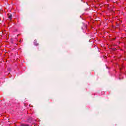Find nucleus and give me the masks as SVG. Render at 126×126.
<instances>
[{
	"mask_svg": "<svg viewBox=\"0 0 126 126\" xmlns=\"http://www.w3.org/2000/svg\"><path fill=\"white\" fill-rule=\"evenodd\" d=\"M8 17L9 19H11V18H12V15L10 14H8Z\"/></svg>",
	"mask_w": 126,
	"mask_h": 126,
	"instance_id": "obj_1",
	"label": "nucleus"
},
{
	"mask_svg": "<svg viewBox=\"0 0 126 126\" xmlns=\"http://www.w3.org/2000/svg\"><path fill=\"white\" fill-rule=\"evenodd\" d=\"M28 122H29V123H31V121H29V120H28Z\"/></svg>",
	"mask_w": 126,
	"mask_h": 126,
	"instance_id": "obj_2",
	"label": "nucleus"
},
{
	"mask_svg": "<svg viewBox=\"0 0 126 126\" xmlns=\"http://www.w3.org/2000/svg\"><path fill=\"white\" fill-rule=\"evenodd\" d=\"M36 46H38V44H36Z\"/></svg>",
	"mask_w": 126,
	"mask_h": 126,
	"instance_id": "obj_3",
	"label": "nucleus"
},
{
	"mask_svg": "<svg viewBox=\"0 0 126 126\" xmlns=\"http://www.w3.org/2000/svg\"><path fill=\"white\" fill-rule=\"evenodd\" d=\"M30 120H32V118H30Z\"/></svg>",
	"mask_w": 126,
	"mask_h": 126,
	"instance_id": "obj_4",
	"label": "nucleus"
}]
</instances>
